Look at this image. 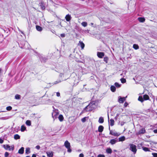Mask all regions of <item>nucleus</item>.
<instances>
[{
    "label": "nucleus",
    "mask_w": 157,
    "mask_h": 157,
    "mask_svg": "<svg viewBox=\"0 0 157 157\" xmlns=\"http://www.w3.org/2000/svg\"><path fill=\"white\" fill-rule=\"evenodd\" d=\"M129 150L131 151L134 154H135L137 151L136 146L134 144H129Z\"/></svg>",
    "instance_id": "1"
},
{
    "label": "nucleus",
    "mask_w": 157,
    "mask_h": 157,
    "mask_svg": "<svg viewBox=\"0 0 157 157\" xmlns=\"http://www.w3.org/2000/svg\"><path fill=\"white\" fill-rule=\"evenodd\" d=\"M64 146L67 149L68 152H71V149L70 144L67 140H66L65 142L64 143Z\"/></svg>",
    "instance_id": "2"
},
{
    "label": "nucleus",
    "mask_w": 157,
    "mask_h": 157,
    "mask_svg": "<svg viewBox=\"0 0 157 157\" xmlns=\"http://www.w3.org/2000/svg\"><path fill=\"white\" fill-rule=\"evenodd\" d=\"M54 110H53V112L52 113V117L53 118L54 120L56 118L59 114L58 110L55 109H54Z\"/></svg>",
    "instance_id": "3"
},
{
    "label": "nucleus",
    "mask_w": 157,
    "mask_h": 157,
    "mask_svg": "<svg viewBox=\"0 0 157 157\" xmlns=\"http://www.w3.org/2000/svg\"><path fill=\"white\" fill-rule=\"evenodd\" d=\"M3 147L6 150L9 151H13L14 149L13 146H10L8 144L3 145Z\"/></svg>",
    "instance_id": "4"
},
{
    "label": "nucleus",
    "mask_w": 157,
    "mask_h": 157,
    "mask_svg": "<svg viewBox=\"0 0 157 157\" xmlns=\"http://www.w3.org/2000/svg\"><path fill=\"white\" fill-rule=\"evenodd\" d=\"M89 104L90 105V106L92 110L96 108L97 107V103L95 101H93L91 102Z\"/></svg>",
    "instance_id": "5"
},
{
    "label": "nucleus",
    "mask_w": 157,
    "mask_h": 157,
    "mask_svg": "<svg viewBox=\"0 0 157 157\" xmlns=\"http://www.w3.org/2000/svg\"><path fill=\"white\" fill-rule=\"evenodd\" d=\"M127 97V96H126L125 97H121V96H119L118 97V101L120 103H122L125 100L126 98Z\"/></svg>",
    "instance_id": "6"
},
{
    "label": "nucleus",
    "mask_w": 157,
    "mask_h": 157,
    "mask_svg": "<svg viewBox=\"0 0 157 157\" xmlns=\"http://www.w3.org/2000/svg\"><path fill=\"white\" fill-rule=\"evenodd\" d=\"M92 110V109L90 106V105L89 104L84 109V112H89Z\"/></svg>",
    "instance_id": "7"
},
{
    "label": "nucleus",
    "mask_w": 157,
    "mask_h": 157,
    "mask_svg": "<svg viewBox=\"0 0 157 157\" xmlns=\"http://www.w3.org/2000/svg\"><path fill=\"white\" fill-rule=\"evenodd\" d=\"M146 130L144 128H142L140 129L139 131L136 133L137 135H140L141 134H144L145 133Z\"/></svg>",
    "instance_id": "8"
},
{
    "label": "nucleus",
    "mask_w": 157,
    "mask_h": 157,
    "mask_svg": "<svg viewBox=\"0 0 157 157\" xmlns=\"http://www.w3.org/2000/svg\"><path fill=\"white\" fill-rule=\"evenodd\" d=\"M98 56L101 58H102L105 56V54L104 52H98L97 53Z\"/></svg>",
    "instance_id": "9"
},
{
    "label": "nucleus",
    "mask_w": 157,
    "mask_h": 157,
    "mask_svg": "<svg viewBox=\"0 0 157 157\" xmlns=\"http://www.w3.org/2000/svg\"><path fill=\"white\" fill-rule=\"evenodd\" d=\"M110 134L115 136H118L120 135L118 133L112 130H110Z\"/></svg>",
    "instance_id": "10"
},
{
    "label": "nucleus",
    "mask_w": 157,
    "mask_h": 157,
    "mask_svg": "<svg viewBox=\"0 0 157 157\" xmlns=\"http://www.w3.org/2000/svg\"><path fill=\"white\" fill-rule=\"evenodd\" d=\"M118 142L117 140L116 139H111L109 142V143L112 145L115 144L116 143Z\"/></svg>",
    "instance_id": "11"
},
{
    "label": "nucleus",
    "mask_w": 157,
    "mask_h": 157,
    "mask_svg": "<svg viewBox=\"0 0 157 157\" xmlns=\"http://www.w3.org/2000/svg\"><path fill=\"white\" fill-rule=\"evenodd\" d=\"M65 18L67 21H69L71 20V15L69 14H68L66 16Z\"/></svg>",
    "instance_id": "12"
},
{
    "label": "nucleus",
    "mask_w": 157,
    "mask_h": 157,
    "mask_svg": "<svg viewBox=\"0 0 157 157\" xmlns=\"http://www.w3.org/2000/svg\"><path fill=\"white\" fill-rule=\"evenodd\" d=\"M78 46H80L81 48L82 49H83L85 47V44L83 43L81 41L79 42V43L78 44Z\"/></svg>",
    "instance_id": "13"
},
{
    "label": "nucleus",
    "mask_w": 157,
    "mask_h": 157,
    "mask_svg": "<svg viewBox=\"0 0 157 157\" xmlns=\"http://www.w3.org/2000/svg\"><path fill=\"white\" fill-rule=\"evenodd\" d=\"M46 153L47 156L49 157H52L53 156V152L52 151H47Z\"/></svg>",
    "instance_id": "14"
},
{
    "label": "nucleus",
    "mask_w": 157,
    "mask_h": 157,
    "mask_svg": "<svg viewBox=\"0 0 157 157\" xmlns=\"http://www.w3.org/2000/svg\"><path fill=\"white\" fill-rule=\"evenodd\" d=\"M103 127L102 125H100L98 127V131L99 132H101L103 131Z\"/></svg>",
    "instance_id": "15"
},
{
    "label": "nucleus",
    "mask_w": 157,
    "mask_h": 157,
    "mask_svg": "<svg viewBox=\"0 0 157 157\" xmlns=\"http://www.w3.org/2000/svg\"><path fill=\"white\" fill-rule=\"evenodd\" d=\"M24 152V148L21 147L18 151V153L20 154H22Z\"/></svg>",
    "instance_id": "16"
},
{
    "label": "nucleus",
    "mask_w": 157,
    "mask_h": 157,
    "mask_svg": "<svg viewBox=\"0 0 157 157\" xmlns=\"http://www.w3.org/2000/svg\"><path fill=\"white\" fill-rule=\"evenodd\" d=\"M139 21L141 22H143L145 21V19L144 17H140L138 18Z\"/></svg>",
    "instance_id": "17"
},
{
    "label": "nucleus",
    "mask_w": 157,
    "mask_h": 157,
    "mask_svg": "<svg viewBox=\"0 0 157 157\" xmlns=\"http://www.w3.org/2000/svg\"><path fill=\"white\" fill-rule=\"evenodd\" d=\"M36 29L38 31L40 32L42 31V28L39 25L36 26Z\"/></svg>",
    "instance_id": "18"
},
{
    "label": "nucleus",
    "mask_w": 157,
    "mask_h": 157,
    "mask_svg": "<svg viewBox=\"0 0 157 157\" xmlns=\"http://www.w3.org/2000/svg\"><path fill=\"white\" fill-rule=\"evenodd\" d=\"M143 98L144 100H149V97L148 95L145 94L143 96Z\"/></svg>",
    "instance_id": "19"
},
{
    "label": "nucleus",
    "mask_w": 157,
    "mask_h": 157,
    "mask_svg": "<svg viewBox=\"0 0 157 157\" xmlns=\"http://www.w3.org/2000/svg\"><path fill=\"white\" fill-rule=\"evenodd\" d=\"M125 140V137L124 136L121 137L119 138V141H123Z\"/></svg>",
    "instance_id": "20"
},
{
    "label": "nucleus",
    "mask_w": 157,
    "mask_h": 157,
    "mask_svg": "<svg viewBox=\"0 0 157 157\" xmlns=\"http://www.w3.org/2000/svg\"><path fill=\"white\" fill-rule=\"evenodd\" d=\"M111 90L113 92H114L115 91L116 88L114 86H111L110 87Z\"/></svg>",
    "instance_id": "21"
},
{
    "label": "nucleus",
    "mask_w": 157,
    "mask_h": 157,
    "mask_svg": "<svg viewBox=\"0 0 157 157\" xmlns=\"http://www.w3.org/2000/svg\"><path fill=\"white\" fill-rule=\"evenodd\" d=\"M58 118L60 121H63V116L61 114L59 115L58 117Z\"/></svg>",
    "instance_id": "22"
},
{
    "label": "nucleus",
    "mask_w": 157,
    "mask_h": 157,
    "mask_svg": "<svg viewBox=\"0 0 157 157\" xmlns=\"http://www.w3.org/2000/svg\"><path fill=\"white\" fill-rule=\"evenodd\" d=\"M98 122L100 123H102L104 122V119L102 117H99L98 120Z\"/></svg>",
    "instance_id": "23"
},
{
    "label": "nucleus",
    "mask_w": 157,
    "mask_h": 157,
    "mask_svg": "<svg viewBox=\"0 0 157 157\" xmlns=\"http://www.w3.org/2000/svg\"><path fill=\"white\" fill-rule=\"evenodd\" d=\"M142 148L143 150L145 151H150L149 149L147 147H142Z\"/></svg>",
    "instance_id": "24"
},
{
    "label": "nucleus",
    "mask_w": 157,
    "mask_h": 157,
    "mask_svg": "<svg viewBox=\"0 0 157 157\" xmlns=\"http://www.w3.org/2000/svg\"><path fill=\"white\" fill-rule=\"evenodd\" d=\"M14 138L15 140H17L20 138V136L18 135L17 134L14 135Z\"/></svg>",
    "instance_id": "25"
},
{
    "label": "nucleus",
    "mask_w": 157,
    "mask_h": 157,
    "mask_svg": "<svg viewBox=\"0 0 157 157\" xmlns=\"http://www.w3.org/2000/svg\"><path fill=\"white\" fill-rule=\"evenodd\" d=\"M133 48L135 49H137L139 48V47L137 44H134L133 45Z\"/></svg>",
    "instance_id": "26"
},
{
    "label": "nucleus",
    "mask_w": 157,
    "mask_h": 157,
    "mask_svg": "<svg viewBox=\"0 0 157 157\" xmlns=\"http://www.w3.org/2000/svg\"><path fill=\"white\" fill-rule=\"evenodd\" d=\"M110 125L111 126H113L114 124V121L113 119H111L110 120Z\"/></svg>",
    "instance_id": "27"
},
{
    "label": "nucleus",
    "mask_w": 157,
    "mask_h": 157,
    "mask_svg": "<svg viewBox=\"0 0 157 157\" xmlns=\"http://www.w3.org/2000/svg\"><path fill=\"white\" fill-rule=\"evenodd\" d=\"M26 129L24 125H22L21 126V132H24Z\"/></svg>",
    "instance_id": "28"
},
{
    "label": "nucleus",
    "mask_w": 157,
    "mask_h": 157,
    "mask_svg": "<svg viewBox=\"0 0 157 157\" xmlns=\"http://www.w3.org/2000/svg\"><path fill=\"white\" fill-rule=\"evenodd\" d=\"M106 151L108 153L111 154L112 152V150L111 148H108L106 150Z\"/></svg>",
    "instance_id": "29"
},
{
    "label": "nucleus",
    "mask_w": 157,
    "mask_h": 157,
    "mask_svg": "<svg viewBox=\"0 0 157 157\" xmlns=\"http://www.w3.org/2000/svg\"><path fill=\"white\" fill-rule=\"evenodd\" d=\"M25 123L27 125L30 126L31 125V122L29 120H27L26 121Z\"/></svg>",
    "instance_id": "30"
},
{
    "label": "nucleus",
    "mask_w": 157,
    "mask_h": 157,
    "mask_svg": "<svg viewBox=\"0 0 157 157\" xmlns=\"http://www.w3.org/2000/svg\"><path fill=\"white\" fill-rule=\"evenodd\" d=\"M30 153V149L29 148H26L25 150V153L27 154H28Z\"/></svg>",
    "instance_id": "31"
},
{
    "label": "nucleus",
    "mask_w": 157,
    "mask_h": 157,
    "mask_svg": "<svg viewBox=\"0 0 157 157\" xmlns=\"http://www.w3.org/2000/svg\"><path fill=\"white\" fill-rule=\"evenodd\" d=\"M138 100L141 102H143L144 100V98L141 96H140L138 98Z\"/></svg>",
    "instance_id": "32"
},
{
    "label": "nucleus",
    "mask_w": 157,
    "mask_h": 157,
    "mask_svg": "<svg viewBox=\"0 0 157 157\" xmlns=\"http://www.w3.org/2000/svg\"><path fill=\"white\" fill-rule=\"evenodd\" d=\"M81 25L83 27H85L87 26V23L86 22H82L81 23Z\"/></svg>",
    "instance_id": "33"
},
{
    "label": "nucleus",
    "mask_w": 157,
    "mask_h": 157,
    "mask_svg": "<svg viewBox=\"0 0 157 157\" xmlns=\"http://www.w3.org/2000/svg\"><path fill=\"white\" fill-rule=\"evenodd\" d=\"M120 80L121 82L123 83H125L126 82V79L123 78H121Z\"/></svg>",
    "instance_id": "34"
},
{
    "label": "nucleus",
    "mask_w": 157,
    "mask_h": 157,
    "mask_svg": "<svg viewBox=\"0 0 157 157\" xmlns=\"http://www.w3.org/2000/svg\"><path fill=\"white\" fill-rule=\"evenodd\" d=\"M15 98L16 99H20V96L18 94H16L15 96Z\"/></svg>",
    "instance_id": "35"
},
{
    "label": "nucleus",
    "mask_w": 157,
    "mask_h": 157,
    "mask_svg": "<svg viewBox=\"0 0 157 157\" xmlns=\"http://www.w3.org/2000/svg\"><path fill=\"white\" fill-rule=\"evenodd\" d=\"M115 86L117 87H120L121 86V85L119 84L117 82H115L114 84Z\"/></svg>",
    "instance_id": "36"
},
{
    "label": "nucleus",
    "mask_w": 157,
    "mask_h": 157,
    "mask_svg": "<svg viewBox=\"0 0 157 157\" xmlns=\"http://www.w3.org/2000/svg\"><path fill=\"white\" fill-rule=\"evenodd\" d=\"M87 118V117H84L81 119V121L82 122H85L86 121V119Z\"/></svg>",
    "instance_id": "37"
},
{
    "label": "nucleus",
    "mask_w": 157,
    "mask_h": 157,
    "mask_svg": "<svg viewBox=\"0 0 157 157\" xmlns=\"http://www.w3.org/2000/svg\"><path fill=\"white\" fill-rule=\"evenodd\" d=\"M61 81L60 80H58L54 82V83H53V84H57L58 83H59L61 82Z\"/></svg>",
    "instance_id": "38"
},
{
    "label": "nucleus",
    "mask_w": 157,
    "mask_h": 157,
    "mask_svg": "<svg viewBox=\"0 0 157 157\" xmlns=\"http://www.w3.org/2000/svg\"><path fill=\"white\" fill-rule=\"evenodd\" d=\"M104 60L105 62H106V63H107L108 60V58L107 57H104Z\"/></svg>",
    "instance_id": "39"
},
{
    "label": "nucleus",
    "mask_w": 157,
    "mask_h": 157,
    "mask_svg": "<svg viewBox=\"0 0 157 157\" xmlns=\"http://www.w3.org/2000/svg\"><path fill=\"white\" fill-rule=\"evenodd\" d=\"M12 107L10 106H9L6 107V109L7 110H10L12 109Z\"/></svg>",
    "instance_id": "40"
},
{
    "label": "nucleus",
    "mask_w": 157,
    "mask_h": 157,
    "mask_svg": "<svg viewBox=\"0 0 157 157\" xmlns=\"http://www.w3.org/2000/svg\"><path fill=\"white\" fill-rule=\"evenodd\" d=\"M9 153L8 152H6L5 153V157H8V156L9 155Z\"/></svg>",
    "instance_id": "41"
},
{
    "label": "nucleus",
    "mask_w": 157,
    "mask_h": 157,
    "mask_svg": "<svg viewBox=\"0 0 157 157\" xmlns=\"http://www.w3.org/2000/svg\"><path fill=\"white\" fill-rule=\"evenodd\" d=\"M152 154L154 157H157V153H152Z\"/></svg>",
    "instance_id": "42"
},
{
    "label": "nucleus",
    "mask_w": 157,
    "mask_h": 157,
    "mask_svg": "<svg viewBox=\"0 0 157 157\" xmlns=\"http://www.w3.org/2000/svg\"><path fill=\"white\" fill-rule=\"evenodd\" d=\"M98 157H105V156L104 155H99L98 156Z\"/></svg>",
    "instance_id": "43"
},
{
    "label": "nucleus",
    "mask_w": 157,
    "mask_h": 157,
    "mask_svg": "<svg viewBox=\"0 0 157 157\" xmlns=\"http://www.w3.org/2000/svg\"><path fill=\"white\" fill-rule=\"evenodd\" d=\"M84 155L82 153L80 154L79 155V157H84Z\"/></svg>",
    "instance_id": "44"
},
{
    "label": "nucleus",
    "mask_w": 157,
    "mask_h": 157,
    "mask_svg": "<svg viewBox=\"0 0 157 157\" xmlns=\"http://www.w3.org/2000/svg\"><path fill=\"white\" fill-rule=\"evenodd\" d=\"M3 140L2 139L0 138V143L2 144V143H3Z\"/></svg>",
    "instance_id": "45"
},
{
    "label": "nucleus",
    "mask_w": 157,
    "mask_h": 157,
    "mask_svg": "<svg viewBox=\"0 0 157 157\" xmlns=\"http://www.w3.org/2000/svg\"><path fill=\"white\" fill-rule=\"evenodd\" d=\"M128 105V104L126 102H125L124 104V106L125 107H126Z\"/></svg>",
    "instance_id": "46"
},
{
    "label": "nucleus",
    "mask_w": 157,
    "mask_h": 157,
    "mask_svg": "<svg viewBox=\"0 0 157 157\" xmlns=\"http://www.w3.org/2000/svg\"><path fill=\"white\" fill-rule=\"evenodd\" d=\"M56 95L57 97H59L60 96V94L59 92H57L56 93Z\"/></svg>",
    "instance_id": "47"
},
{
    "label": "nucleus",
    "mask_w": 157,
    "mask_h": 157,
    "mask_svg": "<svg viewBox=\"0 0 157 157\" xmlns=\"http://www.w3.org/2000/svg\"><path fill=\"white\" fill-rule=\"evenodd\" d=\"M36 148L37 149H39L40 148V146L39 145H37L36 147Z\"/></svg>",
    "instance_id": "48"
},
{
    "label": "nucleus",
    "mask_w": 157,
    "mask_h": 157,
    "mask_svg": "<svg viewBox=\"0 0 157 157\" xmlns=\"http://www.w3.org/2000/svg\"><path fill=\"white\" fill-rule=\"evenodd\" d=\"M62 37H64L65 36V34H62L60 35Z\"/></svg>",
    "instance_id": "49"
},
{
    "label": "nucleus",
    "mask_w": 157,
    "mask_h": 157,
    "mask_svg": "<svg viewBox=\"0 0 157 157\" xmlns=\"http://www.w3.org/2000/svg\"><path fill=\"white\" fill-rule=\"evenodd\" d=\"M63 74L62 73H61L59 75V76H60L61 77H63Z\"/></svg>",
    "instance_id": "50"
},
{
    "label": "nucleus",
    "mask_w": 157,
    "mask_h": 157,
    "mask_svg": "<svg viewBox=\"0 0 157 157\" xmlns=\"http://www.w3.org/2000/svg\"><path fill=\"white\" fill-rule=\"evenodd\" d=\"M41 7L42 9L44 10L45 9V7L43 5L41 6Z\"/></svg>",
    "instance_id": "51"
},
{
    "label": "nucleus",
    "mask_w": 157,
    "mask_h": 157,
    "mask_svg": "<svg viewBox=\"0 0 157 157\" xmlns=\"http://www.w3.org/2000/svg\"><path fill=\"white\" fill-rule=\"evenodd\" d=\"M153 132L155 133H157V129H155V130H154Z\"/></svg>",
    "instance_id": "52"
},
{
    "label": "nucleus",
    "mask_w": 157,
    "mask_h": 157,
    "mask_svg": "<svg viewBox=\"0 0 157 157\" xmlns=\"http://www.w3.org/2000/svg\"><path fill=\"white\" fill-rule=\"evenodd\" d=\"M18 30H19V31H20V32H21V33L22 34H23L24 35V33H23V32L22 31H21V30H20V29H19V28H18Z\"/></svg>",
    "instance_id": "53"
},
{
    "label": "nucleus",
    "mask_w": 157,
    "mask_h": 157,
    "mask_svg": "<svg viewBox=\"0 0 157 157\" xmlns=\"http://www.w3.org/2000/svg\"><path fill=\"white\" fill-rule=\"evenodd\" d=\"M36 157V155L35 154H33L32 155V157Z\"/></svg>",
    "instance_id": "54"
},
{
    "label": "nucleus",
    "mask_w": 157,
    "mask_h": 157,
    "mask_svg": "<svg viewBox=\"0 0 157 157\" xmlns=\"http://www.w3.org/2000/svg\"><path fill=\"white\" fill-rule=\"evenodd\" d=\"M119 114H117L116 117H117V116H119Z\"/></svg>",
    "instance_id": "55"
},
{
    "label": "nucleus",
    "mask_w": 157,
    "mask_h": 157,
    "mask_svg": "<svg viewBox=\"0 0 157 157\" xmlns=\"http://www.w3.org/2000/svg\"><path fill=\"white\" fill-rule=\"evenodd\" d=\"M108 120L109 121V114H108Z\"/></svg>",
    "instance_id": "56"
},
{
    "label": "nucleus",
    "mask_w": 157,
    "mask_h": 157,
    "mask_svg": "<svg viewBox=\"0 0 157 157\" xmlns=\"http://www.w3.org/2000/svg\"><path fill=\"white\" fill-rule=\"evenodd\" d=\"M90 24L91 25H93V23H91Z\"/></svg>",
    "instance_id": "57"
},
{
    "label": "nucleus",
    "mask_w": 157,
    "mask_h": 157,
    "mask_svg": "<svg viewBox=\"0 0 157 157\" xmlns=\"http://www.w3.org/2000/svg\"><path fill=\"white\" fill-rule=\"evenodd\" d=\"M122 123L121 122V125H123L124 124L123 123Z\"/></svg>",
    "instance_id": "58"
},
{
    "label": "nucleus",
    "mask_w": 157,
    "mask_h": 157,
    "mask_svg": "<svg viewBox=\"0 0 157 157\" xmlns=\"http://www.w3.org/2000/svg\"><path fill=\"white\" fill-rule=\"evenodd\" d=\"M26 157H30V156H27Z\"/></svg>",
    "instance_id": "59"
},
{
    "label": "nucleus",
    "mask_w": 157,
    "mask_h": 157,
    "mask_svg": "<svg viewBox=\"0 0 157 157\" xmlns=\"http://www.w3.org/2000/svg\"><path fill=\"white\" fill-rule=\"evenodd\" d=\"M114 151H116V150H115Z\"/></svg>",
    "instance_id": "60"
},
{
    "label": "nucleus",
    "mask_w": 157,
    "mask_h": 157,
    "mask_svg": "<svg viewBox=\"0 0 157 157\" xmlns=\"http://www.w3.org/2000/svg\"><path fill=\"white\" fill-rule=\"evenodd\" d=\"M109 129H110V127H109Z\"/></svg>",
    "instance_id": "61"
}]
</instances>
